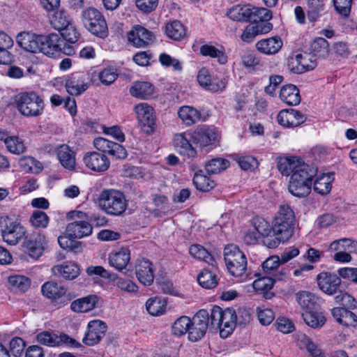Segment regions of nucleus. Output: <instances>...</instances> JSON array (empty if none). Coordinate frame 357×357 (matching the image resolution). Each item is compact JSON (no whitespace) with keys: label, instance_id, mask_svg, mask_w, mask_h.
Segmentation results:
<instances>
[{"label":"nucleus","instance_id":"45","mask_svg":"<svg viewBox=\"0 0 357 357\" xmlns=\"http://www.w3.org/2000/svg\"><path fill=\"white\" fill-rule=\"evenodd\" d=\"M325 12L324 0L307 1V18L311 22H316Z\"/></svg>","mask_w":357,"mask_h":357},{"label":"nucleus","instance_id":"16","mask_svg":"<svg viewBox=\"0 0 357 357\" xmlns=\"http://www.w3.org/2000/svg\"><path fill=\"white\" fill-rule=\"evenodd\" d=\"M26 229L19 222L11 221L1 226L3 241L10 245H17L25 236Z\"/></svg>","mask_w":357,"mask_h":357},{"label":"nucleus","instance_id":"12","mask_svg":"<svg viewBox=\"0 0 357 357\" xmlns=\"http://www.w3.org/2000/svg\"><path fill=\"white\" fill-rule=\"evenodd\" d=\"M93 144L102 154H107L116 160H123L128 155L126 149L121 144L104 137L94 139Z\"/></svg>","mask_w":357,"mask_h":357},{"label":"nucleus","instance_id":"53","mask_svg":"<svg viewBox=\"0 0 357 357\" xmlns=\"http://www.w3.org/2000/svg\"><path fill=\"white\" fill-rule=\"evenodd\" d=\"M5 146L10 153L16 155L24 153L26 149L24 140L16 135H10Z\"/></svg>","mask_w":357,"mask_h":357},{"label":"nucleus","instance_id":"3","mask_svg":"<svg viewBox=\"0 0 357 357\" xmlns=\"http://www.w3.org/2000/svg\"><path fill=\"white\" fill-rule=\"evenodd\" d=\"M316 174L317 169L307 164L302 165L301 169L291 176L289 192L296 197H307L311 192L312 180Z\"/></svg>","mask_w":357,"mask_h":357},{"label":"nucleus","instance_id":"46","mask_svg":"<svg viewBox=\"0 0 357 357\" xmlns=\"http://www.w3.org/2000/svg\"><path fill=\"white\" fill-rule=\"evenodd\" d=\"M199 284L206 289H213L218 284L216 274L208 269H203L197 278Z\"/></svg>","mask_w":357,"mask_h":357},{"label":"nucleus","instance_id":"56","mask_svg":"<svg viewBox=\"0 0 357 357\" xmlns=\"http://www.w3.org/2000/svg\"><path fill=\"white\" fill-rule=\"evenodd\" d=\"M50 23L56 30L61 31L70 24L69 17L63 10H57L50 17Z\"/></svg>","mask_w":357,"mask_h":357},{"label":"nucleus","instance_id":"49","mask_svg":"<svg viewBox=\"0 0 357 357\" xmlns=\"http://www.w3.org/2000/svg\"><path fill=\"white\" fill-rule=\"evenodd\" d=\"M189 252L192 257L206 263L213 265L215 262L213 255L202 245L193 244L189 248Z\"/></svg>","mask_w":357,"mask_h":357},{"label":"nucleus","instance_id":"9","mask_svg":"<svg viewBox=\"0 0 357 357\" xmlns=\"http://www.w3.org/2000/svg\"><path fill=\"white\" fill-rule=\"evenodd\" d=\"M208 328H211L208 311L204 309L199 310L191 319L188 333L189 340L197 342L201 340L205 335Z\"/></svg>","mask_w":357,"mask_h":357},{"label":"nucleus","instance_id":"24","mask_svg":"<svg viewBox=\"0 0 357 357\" xmlns=\"http://www.w3.org/2000/svg\"><path fill=\"white\" fill-rule=\"evenodd\" d=\"M135 274L139 282L144 286H150L154 280L153 265L146 259H137L135 264Z\"/></svg>","mask_w":357,"mask_h":357},{"label":"nucleus","instance_id":"11","mask_svg":"<svg viewBox=\"0 0 357 357\" xmlns=\"http://www.w3.org/2000/svg\"><path fill=\"white\" fill-rule=\"evenodd\" d=\"M86 214L82 211H73L68 213V218H78L67 225L66 232L74 238H82L92 233V226L87 221L82 220Z\"/></svg>","mask_w":357,"mask_h":357},{"label":"nucleus","instance_id":"54","mask_svg":"<svg viewBox=\"0 0 357 357\" xmlns=\"http://www.w3.org/2000/svg\"><path fill=\"white\" fill-rule=\"evenodd\" d=\"M8 284L12 289L25 292L30 287V280L23 275H11L8 278Z\"/></svg>","mask_w":357,"mask_h":357},{"label":"nucleus","instance_id":"50","mask_svg":"<svg viewBox=\"0 0 357 357\" xmlns=\"http://www.w3.org/2000/svg\"><path fill=\"white\" fill-rule=\"evenodd\" d=\"M193 183L196 188L202 192H208L212 190L215 185L214 181L204 174L202 171L195 174Z\"/></svg>","mask_w":357,"mask_h":357},{"label":"nucleus","instance_id":"55","mask_svg":"<svg viewBox=\"0 0 357 357\" xmlns=\"http://www.w3.org/2000/svg\"><path fill=\"white\" fill-rule=\"evenodd\" d=\"M148 312L153 316L162 314L166 310V303L160 298H149L146 303Z\"/></svg>","mask_w":357,"mask_h":357},{"label":"nucleus","instance_id":"37","mask_svg":"<svg viewBox=\"0 0 357 357\" xmlns=\"http://www.w3.org/2000/svg\"><path fill=\"white\" fill-rule=\"evenodd\" d=\"M275 280L271 278L264 276L255 280L252 282V287L255 291L259 294H261L266 299L271 298L273 293L271 291L273 287Z\"/></svg>","mask_w":357,"mask_h":357},{"label":"nucleus","instance_id":"5","mask_svg":"<svg viewBox=\"0 0 357 357\" xmlns=\"http://www.w3.org/2000/svg\"><path fill=\"white\" fill-rule=\"evenodd\" d=\"M15 105L19 112L25 117H38L45 107L43 96L31 91L20 93L15 98Z\"/></svg>","mask_w":357,"mask_h":357},{"label":"nucleus","instance_id":"22","mask_svg":"<svg viewBox=\"0 0 357 357\" xmlns=\"http://www.w3.org/2000/svg\"><path fill=\"white\" fill-rule=\"evenodd\" d=\"M218 134L215 128L204 126L198 127L192 134V142L200 148L212 146L218 139Z\"/></svg>","mask_w":357,"mask_h":357},{"label":"nucleus","instance_id":"41","mask_svg":"<svg viewBox=\"0 0 357 357\" xmlns=\"http://www.w3.org/2000/svg\"><path fill=\"white\" fill-rule=\"evenodd\" d=\"M178 117L186 126H192L201 119V113L197 109L190 106H183L178 112Z\"/></svg>","mask_w":357,"mask_h":357},{"label":"nucleus","instance_id":"2","mask_svg":"<svg viewBox=\"0 0 357 357\" xmlns=\"http://www.w3.org/2000/svg\"><path fill=\"white\" fill-rule=\"evenodd\" d=\"M98 204L105 213L117 217L124 214L128 202L123 192L115 189H104L98 195Z\"/></svg>","mask_w":357,"mask_h":357},{"label":"nucleus","instance_id":"14","mask_svg":"<svg viewBox=\"0 0 357 357\" xmlns=\"http://www.w3.org/2000/svg\"><path fill=\"white\" fill-rule=\"evenodd\" d=\"M317 63L310 54H297L291 56L287 60V68L293 73L301 74L316 68Z\"/></svg>","mask_w":357,"mask_h":357},{"label":"nucleus","instance_id":"17","mask_svg":"<svg viewBox=\"0 0 357 357\" xmlns=\"http://www.w3.org/2000/svg\"><path fill=\"white\" fill-rule=\"evenodd\" d=\"M89 75L84 72L71 74L66 81L67 92L71 96H79L89 88Z\"/></svg>","mask_w":357,"mask_h":357},{"label":"nucleus","instance_id":"7","mask_svg":"<svg viewBox=\"0 0 357 357\" xmlns=\"http://www.w3.org/2000/svg\"><path fill=\"white\" fill-rule=\"evenodd\" d=\"M82 20L85 28L92 34L105 38L108 35V28L103 15L96 8L89 7L82 13Z\"/></svg>","mask_w":357,"mask_h":357},{"label":"nucleus","instance_id":"39","mask_svg":"<svg viewBox=\"0 0 357 357\" xmlns=\"http://www.w3.org/2000/svg\"><path fill=\"white\" fill-rule=\"evenodd\" d=\"M58 159L66 169L72 170L75 167V153L66 144L59 146L56 151Z\"/></svg>","mask_w":357,"mask_h":357},{"label":"nucleus","instance_id":"1","mask_svg":"<svg viewBox=\"0 0 357 357\" xmlns=\"http://www.w3.org/2000/svg\"><path fill=\"white\" fill-rule=\"evenodd\" d=\"M295 214L287 204L281 205L273 219V237L263 240L268 248H276L281 243L287 241L293 235Z\"/></svg>","mask_w":357,"mask_h":357},{"label":"nucleus","instance_id":"6","mask_svg":"<svg viewBox=\"0 0 357 357\" xmlns=\"http://www.w3.org/2000/svg\"><path fill=\"white\" fill-rule=\"evenodd\" d=\"M224 259L228 271L234 277L248 276V261L245 255L234 244L227 245L224 249Z\"/></svg>","mask_w":357,"mask_h":357},{"label":"nucleus","instance_id":"36","mask_svg":"<svg viewBox=\"0 0 357 357\" xmlns=\"http://www.w3.org/2000/svg\"><path fill=\"white\" fill-rule=\"evenodd\" d=\"M79 266L73 262L54 266L52 271L54 275H59L66 280H73L79 274Z\"/></svg>","mask_w":357,"mask_h":357},{"label":"nucleus","instance_id":"30","mask_svg":"<svg viewBox=\"0 0 357 357\" xmlns=\"http://www.w3.org/2000/svg\"><path fill=\"white\" fill-rule=\"evenodd\" d=\"M302 165H306V163L298 157H285L279 160L278 169L283 176H289L301 169Z\"/></svg>","mask_w":357,"mask_h":357},{"label":"nucleus","instance_id":"63","mask_svg":"<svg viewBox=\"0 0 357 357\" xmlns=\"http://www.w3.org/2000/svg\"><path fill=\"white\" fill-rule=\"evenodd\" d=\"M251 12L250 21L270 20L273 17L272 12L265 8H251Z\"/></svg>","mask_w":357,"mask_h":357},{"label":"nucleus","instance_id":"26","mask_svg":"<svg viewBox=\"0 0 357 357\" xmlns=\"http://www.w3.org/2000/svg\"><path fill=\"white\" fill-rule=\"evenodd\" d=\"M317 280L319 287L323 292L328 295L337 293L341 284V280L337 275L322 272L317 275Z\"/></svg>","mask_w":357,"mask_h":357},{"label":"nucleus","instance_id":"8","mask_svg":"<svg viewBox=\"0 0 357 357\" xmlns=\"http://www.w3.org/2000/svg\"><path fill=\"white\" fill-rule=\"evenodd\" d=\"M41 292L57 308L66 305L75 297L63 284L56 281L45 282L41 287Z\"/></svg>","mask_w":357,"mask_h":357},{"label":"nucleus","instance_id":"23","mask_svg":"<svg viewBox=\"0 0 357 357\" xmlns=\"http://www.w3.org/2000/svg\"><path fill=\"white\" fill-rule=\"evenodd\" d=\"M307 119L305 114L294 109L281 110L277 116L280 125L287 128L297 127L303 123Z\"/></svg>","mask_w":357,"mask_h":357},{"label":"nucleus","instance_id":"15","mask_svg":"<svg viewBox=\"0 0 357 357\" xmlns=\"http://www.w3.org/2000/svg\"><path fill=\"white\" fill-rule=\"evenodd\" d=\"M46 243V238L44 234L35 233L25 238L22 247L24 252L30 257L38 259L43 255Z\"/></svg>","mask_w":357,"mask_h":357},{"label":"nucleus","instance_id":"43","mask_svg":"<svg viewBox=\"0 0 357 357\" xmlns=\"http://www.w3.org/2000/svg\"><path fill=\"white\" fill-rule=\"evenodd\" d=\"M251 13V8L237 5L229 9L227 15L234 21L250 22Z\"/></svg>","mask_w":357,"mask_h":357},{"label":"nucleus","instance_id":"40","mask_svg":"<svg viewBox=\"0 0 357 357\" xmlns=\"http://www.w3.org/2000/svg\"><path fill=\"white\" fill-rule=\"evenodd\" d=\"M296 298L305 311L317 310L319 307L318 297L310 291H299L296 294Z\"/></svg>","mask_w":357,"mask_h":357},{"label":"nucleus","instance_id":"60","mask_svg":"<svg viewBox=\"0 0 357 357\" xmlns=\"http://www.w3.org/2000/svg\"><path fill=\"white\" fill-rule=\"evenodd\" d=\"M30 222L35 228H46L50 218L46 213L42 211H35L30 216Z\"/></svg>","mask_w":357,"mask_h":357},{"label":"nucleus","instance_id":"47","mask_svg":"<svg viewBox=\"0 0 357 357\" xmlns=\"http://www.w3.org/2000/svg\"><path fill=\"white\" fill-rule=\"evenodd\" d=\"M200 54L204 56L216 58L220 64H225L227 62V56L224 50L218 49L211 45H203L200 47Z\"/></svg>","mask_w":357,"mask_h":357},{"label":"nucleus","instance_id":"58","mask_svg":"<svg viewBox=\"0 0 357 357\" xmlns=\"http://www.w3.org/2000/svg\"><path fill=\"white\" fill-rule=\"evenodd\" d=\"M117 77V70L114 67L105 68L98 73V78L100 82L106 86H109L114 83Z\"/></svg>","mask_w":357,"mask_h":357},{"label":"nucleus","instance_id":"4","mask_svg":"<svg viewBox=\"0 0 357 357\" xmlns=\"http://www.w3.org/2000/svg\"><path fill=\"white\" fill-rule=\"evenodd\" d=\"M208 315L211 320V328L220 331V335L222 338L227 337L236 326L235 310L227 307L222 310L220 307L215 305Z\"/></svg>","mask_w":357,"mask_h":357},{"label":"nucleus","instance_id":"42","mask_svg":"<svg viewBox=\"0 0 357 357\" xmlns=\"http://www.w3.org/2000/svg\"><path fill=\"white\" fill-rule=\"evenodd\" d=\"M255 231L264 239L273 237V226L261 217H255L252 220Z\"/></svg>","mask_w":357,"mask_h":357},{"label":"nucleus","instance_id":"51","mask_svg":"<svg viewBox=\"0 0 357 357\" xmlns=\"http://www.w3.org/2000/svg\"><path fill=\"white\" fill-rule=\"evenodd\" d=\"M228 160L222 158H215L208 160L205 164V169L209 174H219L229 167Z\"/></svg>","mask_w":357,"mask_h":357},{"label":"nucleus","instance_id":"18","mask_svg":"<svg viewBox=\"0 0 357 357\" xmlns=\"http://www.w3.org/2000/svg\"><path fill=\"white\" fill-rule=\"evenodd\" d=\"M63 45V40L57 33L42 35L39 52L50 57H55L61 52Z\"/></svg>","mask_w":357,"mask_h":357},{"label":"nucleus","instance_id":"35","mask_svg":"<svg viewBox=\"0 0 357 357\" xmlns=\"http://www.w3.org/2000/svg\"><path fill=\"white\" fill-rule=\"evenodd\" d=\"M309 52L312 59H325L330 52L328 42L324 38H316L310 44Z\"/></svg>","mask_w":357,"mask_h":357},{"label":"nucleus","instance_id":"48","mask_svg":"<svg viewBox=\"0 0 357 357\" xmlns=\"http://www.w3.org/2000/svg\"><path fill=\"white\" fill-rule=\"evenodd\" d=\"M165 33L169 38L180 40L185 36L186 30L179 21L174 20L166 24Z\"/></svg>","mask_w":357,"mask_h":357},{"label":"nucleus","instance_id":"25","mask_svg":"<svg viewBox=\"0 0 357 357\" xmlns=\"http://www.w3.org/2000/svg\"><path fill=\"white\" fill-rule=\"evenodd\" d=\"M42 35H38L29 31H22L16 36L18 45L23 50L31 53L39 52L40 43Z\"/></svg>","mask_w":357,"mask_h":357},{"label":"nucleus","instance_id":"64","mask_svg":"<svg viewBox=\"0 0 357 357\" xmlns=\"http://www.w3.org/2000/svg\"><path fill=\"white\" fill-rule=\"evenodd\" d=\"M353 0H333L336 11L343 17H348L351 12Z\"/></svg>","mask_w":357,"mask_h":357},{"label":"nucleus","instance_id":"28","mask_svg":"<svg viewBox=\"0 0 357 357\" xmlns=\"http://www.w3.org/2000/svg\"><path fill=\"white\" fill-rule=\"evenodd\" d=\"M283 42L279 36L264 38L255 44L256 50L266 55H274L282 47Z\"/></svg>","mask_w":357,"mask_h":357},{"label":"nucleus","instance_id":"21","mask_svg":"<svg viewBox=\"0 0 357 357\" xmlns=\"http://www.w3.org/2000/svg\"><path fill=\"white\" fill-rule=\"evenodd\" d=\"M88 331L83 338V342L88 346L98 344L105 335L106 324L101 320H92L88 324Z\"/></svg>","mask_w":357,"mask_h":357},{"label":"nucleus","instance_id":"44","mask_svg":"<svg viewBox=\"0 0 357 357\" xmlns=\"http://www.w3.org/2000/svg\"><path fill=\"white\" fill-rule=\"evenodd\" d=\"M302 317L305 324L313 328H321L326 322L325 317L317 310L305 311L302 314Z\"/></svg>","mask_w":357,"mask_h":357},{"label":"nucleus","instance_id":"59","mask_svg":"<svg viewBox=\"0 0 357 357\" xmlns=\"http://www.w3.org/2000/svg\"><path fill=\"white\" fill-rule=\"evenodd\" d=\"M298 344L300 348H305L314 357H319L321 354V349L305 335L299 337Z\"/></svg>","mask_w":357,"mask_h":357},{"label":"nucleus","instance_id":"52","mask_svg":"<svg viewBox=\"0 0 357 357\" xmlns=\"http://www.w3.org/2000/svg\"><path fill=\"white\" fill-rule=\"evenodd\" d=\"M332 178L330 175L323 174L314 182V190L322 195L328 194L332 188Z\"/></svg>","mask_w":357,"mask_h":357},{"label":"nucleus","instance_id":"38","mask_svg":"<svg viewBox=\"0 0 357 357\" xmlns=\"http://www.w3.org/2000/svg\"><path fill=\"white\" fill-rule=\"evenodd\" d=\"M174 144L181 155H187L188 158H195L197 155L196 150L192 147L184 133L174 135Z\"/></svg>","mask_w":357,"mask_h":357},{"label":"nucleus","instance_id":"57","mask_svg":"<svg viewBox=\"0 0 357 357\" xmlns=\"http://www.w3.org/2000/svg\"><path fill=\"white\" fill-rule=\"evenodd\" d=\"M191 319L186 316H182L177 319L172 326V333L176 336H181L188 333Z\"/></svg>","mask_w":357,"mask_h":357},{"label":"nucleus","instance_id":"31","mask_svg":"<svg viewBox=\"0 0 357 357\" xmlns=\"http://www.w3.org/2000/svg\"><path fill=\"white\" fill-rule=\"evenodd\" d=\"M98 301L96 295L91 294L73 301L70 309L77 313H85L93 310Z\"/></svg>","mask_w":357,"mask_h":357},{"label":"nucleus","instance_id":"29","mask_svg":"<svg viewBox=\"0 0 357 357\" xmlns=\"http://www.w3.org/2000/svg\"><path fill=\"white\" fill-rule=\"evenodd\" d=\"M109 264L118 271L125 269L130 260V251L128 248H121L111 252L109 255Z\"/></svg>","mask_w":357,"mask_h":357},{"label":"nucleus","instance_id":"27","mask_svg":"<svg viewBox=\"0 0 357 357\" xmlns=\"http://www.w3.org/2000/svg\"><path fill=\"white\" fill-rule=\"evenodd\" d=\"M197 81L203 88L214 93L222 91L227 84L224 79L212 78L206 68H202L199 71Z\"/></svg>","mask_w":357,"mask_h":357},{"label":"nucleus","instance_id":"10","mask_svg":"<svg viewBox=\"0 0 357 357\" xmlns=\"http://www.w3.org/2000/svg\"><path fill=\"white\" fill-rule=\"evenodd\" d=\"M36 341L43 345L54 347L66 344L70 347L77 348L81 347V344L65 333L57 335L50 331H42L36 336Z\"/></svg>","mask_w":357,"mask_h":357},{"label":"nucleus","instance_id":"61","mask_svg":"<svg viewBox=\"0 0 357 357\" xmlns=\"http://www.w3.org/2000/svg\"><path fill=\"white\" fill-rule=\"evenodd\" d=\"M58 243L63 249L72 251L75 250L80 245V243L75 241V238L71 237L67 232L58 237Z\"/></svg>","mask_w":357,"mask_h":357},{"label":"nucleus","instance_id":"19","mask_svg":"<svg viewBox=\"0 0 357 357\" xmlns=\"http://www.w3.org/2000/svg\"><path fill=\"white\" fill-rule=\"evenodd\" d=\"M83 162L88 169L96 172H105L110 166V161L106 155L96 151L86 153Z\"/></svg>","mask_w":357,"mask_h":357},{"label":"nucleus","instance_id":"32","mask_svg":"<svg viewBox=\"0 0 357 357\" xmlns=\"http://www.w3.org/2000/svg\"><path fill=\"white\" fill-rule=\"evenodd\" d=\"M281 100L290 106H296L301 102L300 91L298 87L291 84L284 85L280 92Z\"/></svg>","mask_w":357,"mask_h":357},{"label":"nucleus","instance_id":"62","mask_svg":"<svg viewBox=\"0 0 357 357\" xmlns=\"http://www.w3.org/2000/svg\"><path fill=\"white\" fill-rule=\"evenodd\" d=\"M61 39L70 43H75L79 38V33L71 24L60 31Z\"/></svg>","mask_w":357,"mask_h":357},{"label":"nucleus","instance_id":"20","mask_svg":"<svg viewBox=\"0 0 357 357\" xmlns=\"http://www.w3.org/2000/svg\"><path fill=\"white\" fill-rule=\"evenodd\" d=\"M128 38L135 47H146L152 43L155 39L153 33L142 26L136 25L128 33Z\"/></svg>","mask_w":357,"mask_h":357},{"label":"nucleus","instance_id":"33","mask_svg":"<svg viewBox=\"0 0 357 357\" xmlns=\"http://www.w3.org/2000/svg\"><path fill=\"white\" fill-rule=\"evenodd\" d=\"M154 86L149 82H135L129 89L130 94L139 99L146 100L153 96Z\"/></svg>","mask_w":357,"mask_h":357},{"label":"nucleus","instance_id":"13","mask_svg":"<svg viewBox=\"0 0 357 357\" xmlns=\"http://www.w3.org/2000/svg\"><path fill=\"white\" fill-rule=\"evenodd\" d=\"M134 110L142 130L148 134L152 132L155 123L153 108L146 102H142L135 105Z\"/></svg>","mask_w":357,"mask_h":357},{"label":"nucleus","instance_id":"34","mask_svg":"<svg viewBox=\"0 0 357 357\" xmlns=\"http://www.w3.org/2000/svg\"><path fill=\"white\" fill-rule=\"evenodd\" d=\"M332 315L340 324L347 327L357 326V315L344 307H335L332 310Z\"/></svg>","mask_w":357,"mask_h":357}]
</instances>
